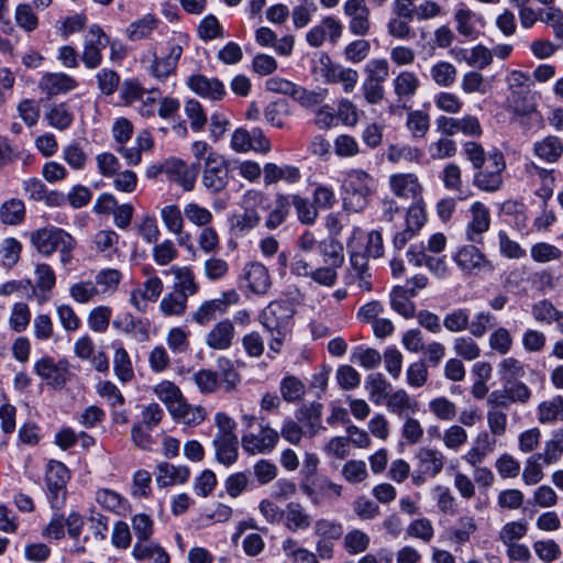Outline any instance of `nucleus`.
Masks as SVG:
<instances>
[{
	"mask_svg": "<svg viewBox=\"0 0 563 563\" xmlns=\"http://www.w3.org/2000/svg\"><path fill=\"white\" fill-rule=\"evenodd\" d=\"M174 419L187 426H198L206 419V409L201 406H192L184 399L170 413Z\"/></svg>",
	"mask_w": 563,
	"mask_h": 563,
	"instance_id": "obj_43",
	"label": "nucleus"
},
{
	"mask_svg": "<svg viewBox=\"0 0 563 563\" xmlns=\"http://www.w3.org/2000/svg\"><path fill=\"white\" fill-rule=\"evenodd\" d=\"M317 252L322 257L324 265L340 268L344 263L343 245L332 238L320 241Z\"/></svg>",
	"mask_w": 563,
	"mask_h": 563,
	"instance_id": "obj_37",
	"label": "nucleus"
},
{
	"mask_svg": "<svg viewBox=\"0 0 563 563\" xmlns=\"http://www.w3.org/2000/svg\"><path fill=\"white\" fill-rule=\"evenodd\" d=\"M290 207L294 206L298 220L303 224L314 223L318 217V210L314 203L306 197L299 195H289Z\"/></svg>",
	"mask_w": 563,
	"mask_h": 563,
	"instance_id": "obj_50",
	"label": "nucleus"
},
{
	"mask_svg": "<svg viewBox=\"0 0 563 563\" xmlns=\"http://www.w3.org/2000/svg\"><path fill=\"white\" fill-rule=\"evenodd\" d=\"M470 211L472 219L465 228L466 240L474 244H483V235L489 230L490 227L489 209L484 203L475 201L471 206Z\"/></svg>",
	"mask_w": 563,
	"mask_h": 563,
	"instance_id": "obj_16",
	"label": "nucleus"
},
{
	"mask_svg": "<svg viewBox=\"0 0 563 563\" xmlns=\"http://www.w3.org/2000/svg\"><path fill=\"white\" fill-rule=\"evenodd\" d=\"M122 274L114 268H104L97 273L95 285L102 294H112L119 286Z\"/></svg>",
	"mask_w": 563,
	"mask_h": 563,
	"instance_id": "obj_61",
	"label": "nucleus"
},
{
	"mask_svg": "<svg viewBox=\"0 0 563 563\" xmlns=\"http://www.w3.org/2000/svg\"><path fill=\"white\" fill-rule=\"evenodd\" d=\"M156 483L159 487L185 484L190 477V468L186 465H173L162 462L156 467Z\"/></svg>",
	"mask_w": 563,
	"mask_h": 563,
	"instance_id": "obj_29",
	"label": "nucleus"
},
{
	"mask_svg": "<svg viewBox=\"0 0 563 563\" xmlns=\"http://www.w3.org/2000/svg\"><path fill=\"white\" fill-rule=\"evenodd\" d=\"M261 217L253 208H246L243 213L234 214L230 219L231 231L236 236H242L260 223Z\"/></svg>",
	"mask_w": 563,
	"mask_h": 563,
	"instance_id": "obj_45",
	"label": "nucleus"
},
{
	"mask_svg": "<svg viewBox=\"0 0 563 563\" xmlns=\"http://www.w3.org/2000/svg\"><path fill=\"white\" fill-rule=\"evenodd\" d=\"M235 328L230 319L217 322L206 334V345L213 350H229L235 339Z\"/></svg>",
	"mask_w": 563,
	"mask_h": 563,
	"instance_id": "obj_22",
	"label": "nucleus"
},
{
	"mask_svg": "<svg viewBox=\"0 0 563 563\" xmlns=\"http://www.w3.org/2000/svg\"><path fill=\"white\" fill-rule=\"evenodd\" d=\"M343 11L349 18V31L353 35L364 36L368 33L371 11L365 0H346Z\"/></svg>",
	"mask_w": 563,
	"mask_h": 563,
	"instance_id": "obj_15",
	"label": "nucleus"
},
{
	"mask_svg": "<svg viewBox=\"0 0 563 563\" xmlns=\"http://www.w3.org/2000/svg\"><path fill=\"white\" fill-rule=\"evenodd\" d=\"M110 38L98 24L89 26L84 36V49L80 59L88 69H96L102 63V51L109 45Z\"/></svg>",
	"mask_w": 563,
	"mask_h": 563,
	"instance_id": "obj_10",
	"label": "nucleus"
},
{
	"mask_svg": "<svg viewBox=\"0 0 563 563\" xmlns=\"http://www.w3.org/2000/svg\"><path fill=\"white\" fill-rule=\"evenodd\" d=\"M31 242L45 257L58 252L59 261L64 266L73 261V251L77 245L71 234L57 227H46L32 232Z\"/></svg>",
	"mask_w": 563,
	"mask_h": 563,
	"instance_id": "obj_2",
	"label": "nucleus"
},
{
	"mask_svg": "<svg viewBox=\"0 0 563 563\" xmlns=\"http://www.w3.org/2000/svg\"><path fill=\"white\" fill-rule=\"evenodd\" d=\"M321 74L329 84H341L345 92H352L358 80V73L350 67L333 63L328 55L321 59Z\"/></svg>",
	"mask_w": 563,
	"mask_h": 563,
	"instance_id": "obj_12",
	"label": "nucleus"
},
{
	"mask_svg": "<svg viewBox=\"0 0 563 563\" xmlns=\"http://www.w3.org/2000/svg\"><path fill=\"white\" fill-rule=\"evenodd\" d=\"M183 46L175 43H167V54L156 56L152 60L150 73L156 79L163 81L175 73L178 62L183 55Z\"/></svg>",
	"mask_w": 563,
	"mask_h": 563,
	"instance_id": "obj_18",
	"label": "nucleus"
},
{
	"mask_svg": "<svg viewBox=\"0 0 563 563\" xmlns=\"http://www.w3.org/2000/svg\"><path fill=\"white\" fill-rule=\"evenodd\" d=\"M538 421L542 424L563 421V397L558 395L539 404L537 408Z\"/></svg>",
	"mask_w": 563,
	"mask_h": 563,
	"instance_id": "obj_41",
	"label": "nucleus"
},
{
	"mask_svg": "<svg viewBox=\"0 0 563 563\" xmlns=\"http://www.w3.org/2000/svg\"><path fill=\"white\" fill-rule=\"evenodd\" d=\"M486 167L476 169L473 184L486 192H495L501 188L503 172L506 168L504 155L499 151H494L487 156Z\"/></svg>",
	"mask_w": 563,
	"mask_h": 563,
	"instance_id": "obj_8",
	"label": "nucleus"
},
{
	"mask_svg": "<svg viewBox=\"0 0 563 563\" xmlns=\"http://www.w3.org/2000/svg\"><path fill=\"white\" fill-rule=\"evenodd\" d=\"M343 33V24L334 16H325L320 24L311 27L306 34V41L311 47H320L328 38L336 44Z\"/></svg>",
	"mask_w": 563,
	"mask_h": 563,
	"instance_id": "obj_14",
	"label": "nucleus"
},
{
	"mask_svg": "<svg viewBox=\"0 0 563 563\" xmlns=\"http://www.w3.org/2000/svg\"><path fill=\"white\" fill-rule=\"evenodd\" d=\"M34 372L54 388H63L67 380L66 368L62 367L60 363L56 364L49 356L37 360L34 363Z\"/></svg>",
	"mask_w": 563,
	"mask_h": 563,
	"instance_id": "obj_23",
	"label": "nucleus"
},
{
	"mask_svg": "<svg viewBox=\"0 0 563 563\" xmlns=\"http://www.w3.org/2000/svg\"><path fill=\"white\" fill-rule=\"evenodd\" d=\"M154 391L157 398L165 404L169 413L185 399L180 389L168 380L157 384Z\"/></svg>",
	"mask_w": 563,
	"mask_h": 563,
	"instance_id": "obj_46",
	"label": "nucleus"
},
{
	"mask_svg": "<svg viewBox=\"0 0 563 563\" xmlns=\"http://www.w3.org/2000/svg\"><path fill=\"white\" fill-rule=\"evenodd\" d=\"M430 75L434 82L440 87H450L454 84L457 71L454 65L449 62L441 60L431 67Z\"/></svg>",
	"mask_w": 563,
	"mask_h": 563,
	"instance_id": "obj_57",
	"label": "nucleus"
},
{
	"mask_svg": "<svg viewBox=\"0 0 563 563\" xmlns=\"http://www.w3.org/2000/svg\"><path fill=\"white\" fill-rule=\"evenodd\" d=\"M98 294L99 289L90 280H80L69 287V296L78 303H88Z\"/></svg>",
	"mask_w": 563,
	"mask_h": 563,
	"instance_id": "obj_63",
	"label": "nucleus"
},
{
	"mask_svg": "<svg viewBox=\"0 0 563 563\" xmlns=\"http://www.w3.org/2000/svg\"><path fill=\"white\" fill-rule=\"evenodd\" d=\"M496 439L487 431H482L474 439L473 446L466 452L463 459L473 467L482 464L485 457L495 450Z\"/></svg>",
	"mask_w": 563,
	"mask_h": 563,
	"instance_id": "obj_30",
	"label": "nucleus"
},
{
	"mask_svg": "<svg viewBox=\"0 0 563 563\" xmlns=\"http://www.w3.org/2000/svg\"><path fill=\"white\" fill-rule=\"evenodd\" d=\"M46 119L48 124L57 130H66L68 129L73 121L74 114L68 109L66 103H59L54 106L47 113Z\"/></svg>",
	"mask_w": 563,
	"mask_h": 563,
	"instance_id": "obj_59",
	"label": "nucleus"
},
{
	"mask_svg": "<svg viewBox=\"0 0 563 563\" xmlns=\"http://www.w3.org/2000/svg\"><path fill=\"white\" fill-rule=\"evenodd\" d=\"M241 280L256 295L266 294L271 287L268 271L258 262H251L244 266Z\"/></svg>",
	"mask_w": 563,
	"mask_h": 563,
	"instance_id": "obj_21",
	"label": "nucleus"
},
{
	"mask_svg": "<svg viewBox=\"0 0 563 563\" xmlns=\"http://www.w3.org/2000/svg\"><path fill=\"white\" fill-rule=\"evenodd\" d=\"M263 114L272 126L283 129L285 126V119L289 114L288 103L283 99L272 101L264 108Z\"/></svg>",
	"mask_w": 563,
	"mask_h": 563,
	"instance_id": "obj_52",
	"label": "nucleus"
},
{
	"mask_svg": "<svg viewBox=\"0 0 563 563\" xmlns=\"http://www.w3.org/2000/svg\"><path fill=\"white\" fill-rule=\"evenodd\" d=\"M394 91L400 101H409L417 92L419 79L412 71H401L393 80ZM404 108H408L404 103Z\"/></svg>",
	"mask_w": 563,
	"mask_h": 563,
	"instance_id": "obj_38",
	"label": "nucleus"
},
{
	"mask_svg": "<svg viewBox=\"0 0 563 563\" xmlns=\"http://www.w3.org/2000/svg\"><path fill=\"white\" fill-rule=\"evenodd\" d=\"M159 23L161 21L155 14L146 13L126 26V37L132 42L150 38Z\"/></svg>",
	"mask_w": 563,
	"mask_h": 563,
	"instance_id": "obj_34",
	"label": "nucleus"
},
{
	"mask_svg": "<svg viewBox=\"0 0 563 563\" xmlns=\"http://www.w3.org/2000/svg\"><path fill=\"white\" fill-rule=\"evenodd\" d=\"M163 172L169 181L180 185L185 190H192L198 176V167L188 166L184 161L169 157L163 162Z\"/></svg>",
	"mask_w": 563,
	"mask_h": 563,
	"instance_id": "obj_13",
	"label": "nucleus"
},
{
	"mask_svg": "<svg viewBox=\"0 0 563 563\" xmlns=\"http://www.w3.org/2000/svg\"><path fill=\"white\" fill-rule=\"evenodd\" d=\"M70 475L67 466L55 460H51L46 465L45 485L46 497L51 508L55 511L60 510L66 503L67 482Z\"/></svg>",
	"mask_w": 563,
	"mask_h": 563,
	"instance_id": "obj_4",
	"label": "nucleus"
},
{
	"mask_svg": "<svg viewBox=\"0 0 563 563\" xmlns=\"http://www.w3.org/2000/svg\"><path fill=\"white\" fill-rule=\"evenodd\" d=\"M350 360L352 363L358 364L366 369H372L379 365L382 355L375 349L357 345L354 347Z\"/></svg>",
	"mask_w": 563,
	"mask_h": 563,
	"instance_id": "obj_54",
	"label": "nucleus"
},
{
	"mask_svg": "<svg viewBox=\"0 0 563 563\" xmlns=\"http://www.w3.org/2000/svg\"><path fill=\"white\" fill-rule=\"evenodd\" d=\"M163 291V282L158 276H150L140 287L130 294V303L140 312H144L147 302H155Z\"/></svg>",
	"mask_w": 563,
	"mask_h": 563,
	"instance_id": "obj_19",
	"label": "nucleus"
},
{
	"mask_svg": "<svg viewBox=\"0 0 563 563\" xmlns=\"http://www.w3.org/2000/svg\"><path fill=\"white\" fill-rule=\"evenodd\" d=\"M371 53V44L367 40L358 38L349 43L343 51L346 62L360 64L365 60Z\"/></svg>",
	"mask_w": 563,
	"mask_h": 563,
	"instance_id": "obj_62",
	"label": "nucleus"
},
{
	"mask_svg": "<svg viewBox=\"0 0 563 563\" xmlns=\"http://www.w3.org/2000/svg\"><path fill=\"white\" fill-rule=\"evenodd\" d=\"M322 405L320 402L303 404L295 412L296 420L306 430V437H314L321 428Z\"/></svg>",
	"mask_w": 563,
	"mask_h": 563,
	"instance_id": "obj_28",
	"label": "nucleus"
},
{
	"mask_svg": "<svg viewBox=\"0 0 563 563\" xmlns=\"http://www.w3.org/2000/svg\"><path fill=\"white\" fill-rule=\"evenodd\" d=\"M62 156L74 170H82L86 167L88 156L76 141L63 147Z\"/></svg>",
	"mask_w": 563,
	"mask_h": 563,
	"instance_id": "obj_60",
	"label": "nucleus"
},
{
	"mask_svg": "<svg viewBox=\"0 0 563 563\" xmlns=\"http://www.w3.org/2000/svg\"><path fill=\"white\" fill-rule=\"evenodd\" d=\"M406 126L413 139H422L429 131L430 118L421 110L410 111L407 115Z\"/></svg>",
	"mask_w": 563,
	"mask_h": 563,
	"instance_id": "obj_56",
	"label": "nucleus"
},
{
	"mask_svg": "<svg viewBox=\"0 0 563 563\" xmlns=\"http://www.w3.org/2000/svg\"><path fill=\"white\" fill-rule=\"evenodd\" d=\"M212 445L216 451V460L224 465L231 466L239 456V439L213 438Z\"/></svg>",
	"mask_w": 563,
	"mask_h": 563,
	"instance_id": "obj_40",
	"label": "nucleus"
},
{
	"mask_svg": "<svg viewBox=\"0 0 563 563\" xmlns=\"http://www.w3.org/2000/svg\"><path fill=\"white\" fill-rule=\"evenodd\" d=\"M78 82L74 77L65 73H47L42 76L38 87L48 96L67 93L76 89Z\"/></svg>",
	"mask_w": 563,
	"mask_h": 563,
	"instance_id": "obj_26",
	"label": "nucleus"
},
{
	"mask_svg": "<svg viewBox=\"0 0 563 563\" xmlns=\"http://www.w3.org/2000/svg\"><path fill=\"white\" fill-rule=\"evenodd\" d=\"M371 543L369 536L361 529L347 531L343 538V548L350 555L365 552Z\"/></svg>",
	"mask_w": 563,
	"mask_h": 563,
	"instance_id": "obj_49",
	"label": "nucleus"
},
{
	"mask_svg": "<svg viewBox=\"0 0 563 563\" xmlns=\"http://www.w3.org/2000/svg\"><path fill=\"white\" fill-rule=\"evenodd\" d=\"M131 554L137 562L170 563V558L165 549L152 540L135 542Z\"/></svg>",
	"mask_w": 563,
	"mask_h": 563,
	"instance_id": "obj_32",
	"label": "nucleus"
},
{
	"mask_svg": "<svg viewBox=\"0 0 563 563\" xmlns=\"http://www.w3.org/2000/svg\"><path fill=\"white\" fill-rule=\"evenodd\" d=\"M374 184V178L362 169L347 172L342 183L344 207L354 212L363 210Z\"/></svg>",
	"mask_w": 563,
	"mask_h": 563,
	"instance_id": "obj_3",
	"label": "nucleus"
},
{
	"mask_svg": "<svg viewBox=\"0 0 563 563\" xmlns=\"http://www.w3.org/2000/svg\"><path fill=\"white\" fill-rule=\"evenodd\" d=\"M290 210V197L289 195L278 194L275 200V207L266 218L265 227L269 230H274L283 224Z\"/></svg>",
	"mask_w": 563,
	"mask_h": 563,
	"instance_id": "obj_47",
	"label": "nucleus"
},
{
	"mask_svg": "<svg viewBox=\"0 0 563 563\" xmlns=\"http://www.w3.org/2000/svg\"><path fill=\"white\" fill-rule=\"evenodd\" d=\"M279 441V433L263 421L257 428L245 431L241 438L243 450L252 455L271 453Z\"/></svg>",
	"mask_w": 563,
	"mask_h": 563,
	"instance_id": "obj_7",
	"label": "nucleus"
},
{
	"mask_svg": "<svg viewBox=\"0 0 563 563\" xmlns=\"http://www.w3.org/2000/svg\"><path fill=\"white\" fill-rule=\"evenodd\" d=\"M169 272L174 275L173 290L185 295L187 298L199 291V284L196 282L195 273L189 266L174 265Z\"/></svg>",
	"mask_w": 563,
	"mask_h": 563,
	"instance_id": "obj_33",
	"label": "nucleus"
},
{
	"mask_svg": "<svg viewBox=\"0 0 563 563\" xmlns=\"http://www.w3.org/2000/svg\"><path fill=\"white\" fill-rule=\"evenodd\" d=\"M563 453V429L553 432L552 438L545 443L544 452L541 453L544 464L555 463Z\"/></svg>",
	"mask_w": 563,
	"mask_h": 563,
	"instance_id": "obj_64",
	"label": "nucleus"
},
{
	"mask_svg": "<svg viewBox=\"0 0 563 563\" xmlns=\"http://www.w3.org/2000/svg\"><path fill=\"white\" fill-rule=\"evenodd\" d=\"M300 489L314 506L333 497H340L342 494V486L331 482L328 477L303 479Z\"/></svg>",
	"mask_w": 563,
	"mask_h": 563,
	"instance_id": "obj_11",
	"label": "nucleus"
},
{
	"mask_svg": "<svg viewBox=\"0 0 563 563\" xmlns=\"http://www.w3.org/2000/svg\"><path fill=\"white\" fill-rule=\"evenodd\" d=\"M416 296L415 288L395 286L389 292L391 309L404 317L411 319L416 316V305L411 300Z\"/></svg>",
	"mask_w": 563,
	"mask_h": 563,
	"instance_id": "obj_27",
	"label": "nucleus"
},
{
	"mask_svg": "<svg viewBox=\"0 0 563 563\" xmlns=\"http://www.w3.org/2000/svg\"><path fill=\"white\" fill-rule=\"evenodd\" d=\"M113 371L121 383H128L134 377V371L129 353L121 343L114 342Z\"/></svg>",
	"mask_w": 563,
	"mask_h": 563,
	"instance_id": "obj_42",
	"label": "nucleus"
},
{
	"mask_svg": "<svg viewBox=\"0 0 563 563\" xmlns=\"http://www.w3.org/2000/svg\"><path fill=\"white\" fill-rule=\"evenodd\" d=\"M279 389L283 399L287 402L300 400L306 391L303 383L292 375H287L280 380Z\"/></svg>",
	"mask_w": 563,
	"mask_h": 563,
	"instance_id": "obj_55",
	"label": "nucleus"
},
{
	"mask_svg": "<svg viewBox=\"0 0 563 563\" xmlns=\"http://www.w3.org/2000/svg\"><path fill=\"white\" fill-rule=\"evenodd\" d=\"M497 324V318L488 311L475 313L468 319V331L475 338H483L486 332Z\"/></svg>",
	"mask_w": 563,
	"mask_h": 563,
	"instance_id": "obj_58",
	"label": "nucleus"
},
{
	"mask_svg": "<svg viewBox=\"0 0 563 563\" xmlns=\"http://www.w3.org/2000/svg\"><path fill=\"white\" fill-rule=\"evenodd\" d=\"M202 186L210 194H219L229 184V167L223 155L210 153L202 165Z\"/></svg>",
	"mask_w": 563,
	"mask_h": 563,
	"instance_id": "obj_6",
	"label": "nucleus"
},
{
	"mask_svg": "<svg viewBox=\"0 0 563 563\" xmlns=\"http://www.w3.org/2000/svg\"><path fill=\"white\" fill-rule=\"evenodd\" d=\"M365 389L373 404L382 405L391 391V384L382 373H372L365 379Z\"/></svg>",
	"mask_w": 563,
	"mask_h": 563,
	"instance_id": "obj_36",
	"label": "nucleus"
},
{
	"mask_svg": "<svg viewBox=\"0 0 563 563\" xmlns=\"http://www.w3.org/2000/svg\"><path fill=\"white\" fill-rule=\"evenodd\" d=\"M285 516L286 527L291 531L306 530L311 525V516L299 503H289L286 506Z\"/></svg>",
	"mask_w": 563,
	"mask_h": 563,
	"instance_id": "obj_44",
	"label": "nucleus"
},
{
	"mask_svg": "<svg viewBox=\"0 0 563 563\" xmlns=\"http://www.w3.org/2000/svg\"><path fill=\"white\" fill-rule=\"evenodd\" d=\"M240 300L239 294L234 289L221 292L220 297L205 300L201 305L188 316V321L205 327L217 317L224 314L232 305Z\"/></svg>",
	"mask_w": 563,
	"mask_h": 563,
	"instance_id": "obj_5",
	"label": "nucleus"
},
{
	"mask_svg": "<svg viewBox=\"0 0 563 563\" xmlns=\"http://www.w3.org/2000/svg\"><path fill=\"white\" fill-rule=\"evenodd\" d=\"M419 468L428 474L429 477H435L441 473L444 466V455L442 452L430 449L421 448L416 455Z\"/></svg>",
	"mask_w": 563,
	"mask_h": 563,
	"instance_id": "obj_35",
	"label": "nucleus"
},
{
	"mask_svg": "<svg viewBox=\"0 0 563 563\" xmlns=\"http://www.w3.org/2000/svg\"><path fill=\"white\" fill-rule=\"evenodd\" d=\"M452 260L466 275L493 273L495 267L486 255L475 245H462L452 254Z\"/></svg>",
	"mask_w": 563,
	"mask_h": 563,
	"instance_id": "obj_9",
	"label": "nucleus"
},
{
	"mask_svg": "<svg viewBox=\"0 0 563 563\" xmlns=\"http://www.w3.org/2000/svg\"><path fill=\"white\" fill-rule=\"evenodd\" d=\"M534 155L547 163L556 162L563 153V142L559 136L549 135L542 141L536 142Z\"/></svg>",
	"mask_w": 563,
	"mask_h": 563,
	"instance_id": "obj_39",
	"label": "nucleus"
},
{
	"mask_svg": "<svg viewBox=\"0 0 563 563\" xmlns=\"http://www.w3.org/2000/svg\"><path fill=\"white\" fill-rule=\"evenodd\" d=\"M0 217L3 223L15 225L25 217V206L20 199L12 198L4 201L0 208Z\"/></svg>",
	"mask_w": 563,
	"mask_h": 563,
	"instance_id": "obj_53",
	"label": "nucleus"
},
{
	"mask_svg": "<svg viewBox=\"0 0 563 563\" xmlns=\"http://www.w3.org/2000/svg\"><path fill=\"white\" fill-rule=\"evenodd\" d=\"M95 499L102 509L120 517H125L131 510L129 500L110 488L97 489Z\"/></svg>",
	"mask_w": 563,
	"mask_h": 563,
	"instance_id": "obj_25",
	"label": "nucleus"
},
{
	"mask_svg": "<svg viewBox=\"0 0 563 563\" xmlns=\"http://www.w3.org/2000/svg\"><path fill=\"white\" fill-rule=\"evenodd\" d=\"M391 191L399 198L418 200L422 186L415 174H394L389 177Z\"/></svg>",
	"mask_w": 563,
	"mask_h": 563,
	"instance_id": "obj_24",
	"label": "nucleus"
},
{
	"mask_svg": "<svg viewBox=\"0 0 563 563\" xmlns=\"http://www.w3.org/2000/svg\"><path fill=\"white\" fill-rule=\"evenodd\" d=\"M112 327L121 333L131 335L137 342H144L150 336V322L130 312L118 313L112 321Z\"/></svg>",
	"mask_w": 563,
	"mask_h": 563,
	"instance_id": "obj_17",
	"label": "nucleus"
},
{
	"mask_svg": "<svg viewBox=\"0 0 563 563\" xmlns=\"http://www.w3.org/2000/svg\"><path fill=\"white\" fill-rule=\"evenodd\" d=\"M187 86L196 95L213 101L223 99L227 93L222 81L201 74L191 75L187 80Z\"/></svg>",
	"mask_w": 563,
	"mask_h": 563,
	"instance_id": "obj_20",
	"label": "nucleus"
},
{
	"mask_svg": "<svg viewBox=\"0 0 563 563\" xmlns=\"http://www.w3.org/2000/svg\"><path fill=\"white\" fill-rule=\"evenodd\" d=\"M423 157V152L418 147L408 144L390 145L387 151V159L391 163L401 161L419 163Z\"/></svg>",
	"mask_w": 563,
	"mask_h": 563,
	"instance_id": "obj_51",
	"label": "nucleus"
},
{
	"mask_svg": "<svg viewBox=\"0 0 563 563\" xmlns=\"http://www.w3.org/2000/svg\"><path fill=\"white\" fill-rule=\"evenodd\" d=\"M263 174L266 186L276 184L279 180L291 185L301 179L300 169L294 165L278 166L274 163H266L263 167Z\"/></svg>",
	"mask_w": 563,
	"mask_h": 563,
	"instance_id": "obj_31",
	"label": "nucleus"
},
{
	"mask_svg": "<svg viewBox=\"0 0 563 563\" xmlns=\"http://www.w3.org/2000/svg\"><path fill=\"white\" fill-rule=\"evenodd\" d=\"M187 302L188 298L185 295L172 290L162 298L159 310L166 317L183 316L187 309Z\"/></svg>",
	"mask_w": 563,
	"mask_h": 563,
	"instance_id": "obj_48",
	"label": "nucleus"
},
{
	"mask_svg": "<svg viewBox=\"0 0 563 563\" xmlns=\"http://www.w3.org/2000/svg\"><path fill=\"white\" fill-rule=\"evenodd\" d=\"M294 307L288 301H272L260 314V321L271 335L267 356L272 360L280 353L291 332Z\"/></svg>",
	"mask_w": 563,
	"mask_h": 563,
	"instance_id": "obj_1",
	"label": "nucleus"
}]
</instances>
